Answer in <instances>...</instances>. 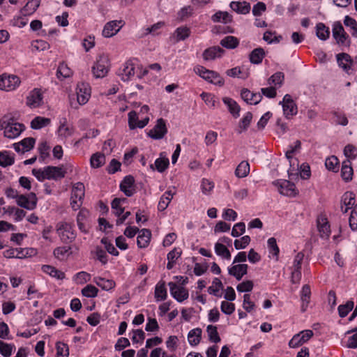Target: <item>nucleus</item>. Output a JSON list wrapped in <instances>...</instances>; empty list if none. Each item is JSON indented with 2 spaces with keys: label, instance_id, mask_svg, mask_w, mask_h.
<instances>
[{
  "label": "nucleus",
  "instance_id": "nucleus-1",
  "mask_svg": "<svg viewBox=\"0 0 357 357\" xmlns=\"http://www.w3.org/2000/svg\"><path fill=\"white\" fill-rule=\"evenodd\" d=\"M56 231L60 240L64 243H72L77 237L75 225L70 222H59L56 225Z\"/></svg>",
  "mask_w": 357,
  "mask_h": 357
},
{
  "label": "nucleus",
  "instance_id": "nucleus-2",
  "mask_svg": "<svg viewBox=\"0 0 357 357\" xmlns=\"http://www.w3.org/2000/svg\"><path fill=\"white\" fill-rule=\"evenodd\" d=\"M332 31L333 36L339 45L347 47L350 45L349 35L345 32L343 26L340 22H335L333 24Z\"/></svg>",
  "mask_w": 357,
  "mask_h": 357
},
{
  "label": "nucleus",
  "instance_id": "nucleus-3",
  "mask_svg": "<svg viewBox=\"0 0 357 357\" xmlns=\"http://www.w3.org/2000/svg\"><path fill=\"white\" fill-rule=\"evenodd\" d=\"M10 121L7 123V128L4 131V136L7 138L13 139L18 137L22 131L24 130L25 126L22 123H17L15 118L10 114Z\"/></svg>",
  "mask_w": 357,
  "mask_h": 357
},
{
  "label": "nucleus",
  "instance_id": "nucleus-4",
  "mask_svg": "<svg viewBox=\"0 0 357 357\" xmlns=\"http://www.w3.org/2000/svg\"><path fill=\"white\" fill-rule=\"evenodd\" d=\"M167 131L165 120L160 118L156 121L155 125L149 131L147 135L153 139H161L166 135Z\"/></svg>",
  "mask_w": 357,
  "mask_h": 357
},
{
  "label": "nucleus",
  "instance_id": "nucleus-5",
  "mask_svg": "<svg viewBox=\"0 0 357 357\" xmlns=\"http://www.w3.org/2000/svg\"><path fill=\"white\" fill-rule=\"evenodd\" d=\"M20 84V78L16 75L3 74L0 77V89L10 91L15 90Z\"/></svg>",
  "mask_w": 357,
  "mask_h": 357
},
{
  "label": "nucleus",
  "instance_id": "nucleus-6",
  "mask_svg": "<svg viewBox=\"0 0 357 357\" xmlns=\"http://www.w3.org/2000/svg\"><path fill=\"white\" fill-rule=\"evenodd\" d=\"M109 68L108 58L104 55L100 56L92 68V71L96 78L104 77Z\"/></svg>",
  "mask_w": 357,
  "mask_h": 357
},
{
  "label": "nucleus",
  "instance_id": "nucleus-7",
  "mask_svg": "<svg viewBox=\"0 0 357 357\" xmlns=\"http://www.w3.org/2000/svg\"><path fill=\"white\" fill-rule=\"evenodd\" d=\"M274 185L278 187L279 192L283 195L294 197L298 194L294 183L287 180L277 181L274 182Z\"/></svg>",
  "mask_w": 357,
  "mask_h": 357
},
{
  "label": "nucleus",
  "instance_id": "nucleus-8",
  "mask_svg": "<svg viewBox=\"0 0 357 357\" xmlns=\"http://www.w3.org/2000/svg\"><path fill=\"white\" fill-rule=\"evenodd\" d=\"M37 201L38 199L34 192H31L27 195H20L16 200L18 206L27 210L34 209L36 207Z\"/></svg>",
  "mask_w": 357,
  "mask_h": 357
},
{
  "label": "nucleus",
  "instance_id": "nucleus-9",
  "mask_svg": "<svg viewBox=\"0 0 357 357\" xmlns=\"http://www.w3.org/2000/svg\"><path fill=\"white\" fill-rule=\"evenodd\" d=\"M280 104L282 106L283 113L286 118L289 119L297 114L296 105L290 95L286 94Z\"/></svg>",
  "mask_w": 357,
  "mask_h": 357
},
{
  "label": "nucleus",
  "instance_id": "nucleus-10",
  "mask_svg": "<svg viewBox=\"0 0 357 357\" xmlns=\"http://www.w3.org/2000/svg\"><path fill=\"white\" fill-rule=\"evenodd\" d=\"M123 20H112L108 22L104 26L102 34L105 38H110L116 35L124 26Z\"/></svg>",
  "mask_w": 357,
  "mask_h": 357
},
{
  "label": "nucleus",
  "instance_id": "nucleus-11",
  "mask_svg": "<svg viewBox=\"0 0 357 357\" xmlns=\"http://www.w3.org/2000/svg\"><path fill=\"white\" fill-rule=\"evenodd\" d=\"M314 333L311 330H305L296 334L293 336L289 342V346L291 348H296L299 346L307 342L312 336Z\"/></svg>",
  "mask_w": 357,
  "mask_h": 357
},
{
  "label": "nucleus",
  "instance_id": "nucleus-12",
  "mask_svg": "<svg viewBox=\"0 0 357 357\" xmlns=\"http://www.w3.org/2000/svg\"><path fill=\"white\" fill-rule=\"evenodd\" d=\"M43 103V96L40 89L35 88L26 97V104L30 108H37Z\"/></svg>",
  "mask_w": 357,
  "mask_h": 357
},
{
  "label": "nucleus",
  "instance_id": "nucleus-13",
  "mask_svg": "<svg viewBox=\"0 0 357 357\" xmlns=\"http://www.w3.org/2000/svg\"><path fill=\"white\" fill-rule=\"evenodd\" d=\"M170 289V294L178 302L181 303L188 298V290L182 286H178L173 282L168 284Z\"/></svg>",
  "mask_w": 357,
  "mask_h": 357
},
{
  "label": "nucleus",
  "instance_id": "nucleus-14",
  "mask_svg": "<svg viewBox=\"0 0 357 357\" xmlns=\"http://www.w3.org/2000/svg\"><path fill=\"white\" fill-rule=\"evenodd\" d=\"M91 96V87L89 84L81 82L77 86V99L79 105L86 104Z\"/></svg>",
  "mask_w": 357,
  "mask_h": 357
},
{
  "label": "nucleus",
  "instance_id": "nucleus-15",
  "mask_svg": "<svg viewBox=\"0 0 357 357\" xmlns=\"http://www.w3.org/2000/svg\"><path fill=\"white\" fill-rule=\"evenodd\" d=\"M195 72L200 77L211 83L216 84L220 82V77L214 71L207 70L202 66L195 67Z\"/></svg>",
  "mask_w": 357,
  "mask_h": 357
},
{
  "label": "nucleus",
  "instance_id": "nucleus-16",
  "mask_svg": "<svg viewBox=\"0 0 357 357\" xmlns=\"http://www.w3.org/2000/svg\"><path fill=\"white\" fill-rule=\"evenodd\" d=\"M135 178L132 176L128 175L124 177L120 184V190L127 196L131 197L135 192Z\"/></svg>",
  "mask_w": 357,
  "mask_h": 357
},
{
  "label": "nucleus",
  "instance_id": "nucleus-17",
  "mask_svg": "<svg viewBox=\"0 0 357 357\" xmlns=\"http://www.w3.org/2000/svg\"><path fill=\"white\" fill-rule=\"evenodd\" d=\"M45 175L48 180H59L65 177L66 171L61 167L47 166L45 167Z\"/></svg>",
  "mask_w": 357,
  "mask_h": 357
},
{
  "label": "nucleus",
  "instance_id": "nucleus-18",
  "mask_svg": "<svg viewBox=\"0 0 357 357\" xmlns=\"http://www.w3.org/2000/svg\"><path fill=\"white\" fill-rule=\"evenodd\" d=\"M241 96L245 102L250 105L258 104L262 98V96L260 93H253L248 89H243L241 91Z\"/></svg>",
  "mask_w": 357,
  "mask_h": 357
},
{
  "label": "nucleus",
  "instance_id": "nucleus-19",
  "mask_svg": "<svg viewBox=\"0 0 357 357\" xmlns=\"http://www.w3.org/2000/svg\"><path fill=\"white\" fill-rule=\"evenodd\" d=\"M135 66L131 60L127 61L121 70L120 75L123 81H128L135 75Z\"/></svg>",
  "mask_w": 357,
  "mask_h": 357
},
{
  "label": "nucleus",
  "instance_id": "nucleus-20",
  "mask_svg": "<svg viewBox=\"0 0 357 357\" xmlns=\"http://www.w3.org/2000/svg\"><path fill=\"white\" fill-rule=\"evenodd\" d=\"M165 154L164 152L160 153V158H157L154 162V164H151L150 167L154 170L156 169L158 172H165L169 167V161L167 158L163 156Z\"/></svg>",
  "mask_w": 357,
  "mask_h": 357
},
{
  "label": "nucleus",
  "instance_id": "nucleus-21",
  "mask_svg": "<svg viewBox=\"0 0 357 357\" xmlns=\"http://www.w3.org/2000/svg\"><path fill=\"white\" fill-rule=\"evenodd\" d=\"M151 237V231L148 229H142L139 230V235L137 238V246L140 248H146L150 242Z\"/></svg>",
  "mask_w": 357,
  "mask_h": 357
},
{
  "label": "nucleus",
  "instance_id": "nucleus-22",
  "mask_svg": "<svg viewBox=\"0 0 357 357\" xmlns=\"http://www.w3.org/2000/svg\"><path fill=\"white\" fill-rule=\"evenodd\" d=\"M355 204V195L351 192H346L341 200V211L347 213Z\"/></svg>",
  "mask_w": 357,
  "mask_h": 357
},
{
  "label": "nucleus",
  "instance_id": "nucleus-23",
  "mask_svg": "<svg viewBox=\"0 0 357 357\" xmlns=\"http://www.w3.org/2000/svg\"><path fill=\"white\" fill-rule=\"evenodd\" d=\"M248 267V265L245 264L233 265L229 268L228 271L231 275L239 280L247 273Z\"/></svg>",
  "mask_w": 357,
  "mask_h": 357
},
{
  "label": "nucleus",
  "instance_id": "nucleus-24",
  "mask_svg": "<svg viewBox=\"0 0 357 357\" xmlns=\"http://www.w3.org/2000/svg\"><path fill=\"white\" fill-rule=\"evenodd\" d=\"M225 105L227 106V110L230 114L234 119H237L240 116L241 107L234 100L229 98H225Z\"/></svg>",
  "mask_w": 357,
  "mask_h": 357
},
{
  "label": "nucleus",
  "instance_id": "nucleus-25",
  "mask_svg": "<svg viewBox=\"0 0 357 357\" xmlns=\"http://www.w3.org/2000/svg\"><path fill=\"white\" fill-rule=\"evenodd\" d=\"M310 286L307 284L303 285L301 292V312H304L306 311L310 301Z\"/></svg>",
  "mask_w": 357,
  "mask_h": 357
},
{
  "label": "nucleus",
  "instance_id": "nucleus-26",
  "mask_svg": "<svg viewBox=\"0 0 357 357\" xmlns=\"http://www.w3.org/2000/svg\"><path fill=\"white\" fill-rule=\"evenodd\" d=\"M154 296L157 301H165L167 298V291L165 281L160 280L157 283L155 287Z\"/></svg>",
  "mask_w": 357,
  "mask_h": 357
},
{
  "label": "nucleus",
  "instance_id": "nucleus-27",
  "mask_svg": "<svg viewBox=\"0 0 357 357\" xmlns=\"http://www.w3.org/2000/svg\"><path fill=\"white\" fill-rule=\"evenodd\" d=\"M230 8L232 10L238 14L245 15L250 13V4L246 1H231L230 3Z\"/></svg>",
  "mask_w": 357,
  "mask_h": 357
},
{
  "label": "nucleus",
  "instance_id": "nucleus-28",
  "mask_svg": "<svg viewBox=\"0 0 357 357\" xmlns=\"http://www.w3.org/2000/svg\"><path fill=\"white\" fill-rule=\"evenodd\" d=\"M54 256L59 261H64L72 255L70 246H60L56 248L53 251Z\"/></svg>",
  "mask_w": 357,
  "mask_h": 357
},
{
  "label": "nucleus",
  "instance_id": "nucleus-29",
  "mask_svg": "<svg viewBox=\"0 0 357 357\" xmlns=\"http://www.w3.org/2000/svg\"><path fill=\"white\" fill-rule=\"evenodd\" d=\"M174 194V192L167 190L161 196L158 205V211H163L167 208Z\"/></svg>",
  "mask_w": 357,
  "mask_h": 357
},
{
  "label": "nucleus",
  "instance_id": "nucleus-30",
  "mask_svg": "<svg viewBox=\"0 0 357 357\" xmlns=\"http://www.w3.org/2000/svg\"><path fill=\"white\" fill-rule=\"evenodd\" d=\"M222 52V49L218 46L211 47L204 50L203 52V58L205 60H213L217 57H220Z\"/></svg>",
  "mask_w": 357,
  "mask_h": 357
},
{
  "label": "nucleus",
  "instance_id": "nucleus-31",
  "mask_svg": "<svg viewBox=\"0 0 357 357\" xmlns=\"http://www.w3.org/2000/svg\"><path fill=\"white\" fill-rule=\"evenodd\" d=\"M41 269L44 273L48 274L52 278H55L58 280H63L65 278V273L52 266L43 265Z\"/></svg>",
  "mask_w": 357,
  "mask_h": 357
},
{
  "label": "nucleus",
  "instance_id": "nucleus-32",
  "mask_svg": "<svg viewBox=\"0 0 357 357\" xmlns=\"http://www.w3.org/2000/svg\"><path fill=\"white\" fill-rule=\"evenodd\" d=\"M227 75L231 77H238L245 79L248 77L249 72L248 69L241 67H235L227 71Z\"/></svg>",
  "mask_w": 357,
  "mask_h": 357
},
{
  "label": "nucleus",
  "instance_id": "nucleus-33",
  "mask_svg": "<svg viewBox=\"0 0 357 357\" xmlns=\"http://www.w3.org/2000/svg\"><path fill=\"white\" fill-rule=\"evenodd\" d=\"M15 162V157L13 153L7 151L0 152V166L6 167L10 166Z\"/></svg>",
  "mask_w": 357,
  "mask_h": 357
},
{
  "label": "nucleus",
  "instance_id": "nucleus-34",
  "mask_svg": "<svg viewBox=\"0 0 357 357\" xmlns=\"http://www.w3.org/2000/svg\"><path fill=\"white\" fill-rule=\"evenodd\" d=\"M337 60L339 66L344 70L347 71L350 69L352 63L351 56L346 53H341L337 55Z\"/></svg>",
  "mask_w": 357,
  "mask_h": 357
},
{
  "label": "nucleus",
  "instance_id": "nucleus-35",
  "mask_svg": "<svg viewBox=\"0 0 357 357\" xmlns=\"http://www.w3.org/2000/svg\"><path fill=\"white\" fill-rule=\"evenodd\" d=\"M93 282L103 290L109 291L115 287V282L100 277L94 278Z\"/></svg>",
  "mask_w": 357,
  "mask_h": 357
},
{
  "label": "nucleus",
  "instance_id": "nucleus-36",
  "mask_svg": "<svg viewBox=\"0 0 357 357\" xmlns=\"http://www.w3.org/2000/svg\"><path fill=\"white\" fill-rule=\"evenodd\" d=\"M202 333V331L199 328H194L190 331L188 335V340L189 344L192 346L197 345L201 340Z\"/></svg>",
  "mask_w": 357,
  "mask_h": 357
},
{
  "label": "nucleus",
  "instance_id": "nucleus-37",
  "mask_svg": "<svg viewBox=\"0 0 357 357\" xmlns=\"http://www.w3.org/2000/svg\"><path fill=\"white\" fill-rule=\"evenodd\" d=\"M51 122L50 119L43 117V116H36L35 117L31 122V127L33 129L38 130L45 126H47Z\"/></svg>",
  "mask_w": 357,
  "mask_h": 357
},
{
  "label": "nucleus",
  "instance_id": "nucleus-38",
  "mask_svg": "<svg viewBox=\"0 0 357 357\" xmlns=\"http://www.w3.org/2000/svg\"><path fill=\"white\" fill-rule=\"evenodd\" d=\"M73 75L71 69L65 63H61L56 70V76L59 79L70 77Z\"/></svg>",
  "mask_w": 357,
  "mask_h": 357
},
{
  "label": "nucleus",
  "instance_id": "nucleus-39",
  "mask_svg": "<svg viewBox=\"0 0 357 357\" xmlns=\"http://www.w3.org/2000/svg\"><path fill=\"white\" fill-rule=\"evenodd\" d=\"M318 229L322 237H328L330 234V225L324 218H320L317 220Z\"/></svg>",
  "mask_w": 357,
  "mask_h": 357
},
{
  "label": "nucleus",
  "instance_id": "nucleus-40",
  "mask_svg": "<svg viewBox=\"0 0 357 357\" xmlns=\"http://www.w3.org/2000/svg\"><path fill=\"white\" fill-rule=\"evenodd\" d=\"M66 119H64V121L61 122L60 126L58 128V133L60 137L67 138L71 136L74 132V128L66 125Z\"/></svg>",
  "mask_w": 357,
  "mask_h": 357
},
{
  "label": "nucleus",
  "instance_id": "nucleus-41",
  "mask_svg": "<svg viewBox=\"0 0 357 357\" xmlns=\"http://www.w3.org/2000/svg\"><path fill=\"white\" fill-rule=\"evenodd\" d=\"M267 245L269 254L274 257L275 261H278L279 258L280 249L277 245L276 239L273 237L268 238L267 241Z\"/></svg>",
  "mask_w": 357,
  "mask_h": 357
},
{
  "label": "nucleus",
  "instance_id": "nucleus-42",
  "mask_svg": "<svg viewBox=\"0 0 357 357\" xmlns=\"http://www.w3.org/2000/svg\"><path fill=\"white\" fill-rule=\"evenodd\" d=\"M250 172V164L247 161H242L236 168L235 175L238 178L246 177Z\"/></svg>",
  "mask_w": 357,
  "mask_h": 357
},
{
  "label": "nucleus",
  "instance_id": "nucleus-43",
  "mask_svg": "<svg viewBox=\"0 0 357 357\" xmlns=\"http://www.w3.org/2000/svg\"><path fill=\"white\" fill-rule=\"evenodd\" d=\"M84 185L81 182H77L73 187L71 197L81 201L84 197Z\"/></svg>",
  "mask_w": 357,
  "mask_h": 357
},
{
  "label": "nucleus",
  "instance_id": "nucleus-44",
  "mask_svg": "<svg viewBox=\"0 0 357 357\" xmlns=\"http://www.w3.org/2000/svg\"><path fill=\"white\" fill-rule=\"evenodd\" d=\"M341 173L342 177L344 181H349L351 180L353 176V169L351 167V162L349 160L343 162Z\"/></svg>",
  "mask_w": 357,
  "mask_h": 357
},
{
  "label": "nucleus",
  "instance_id": "nucleus-45",
  "mask_svg": "<svg viewBox=\"0 0 357 357\" xmlns=\"http://www.w3.org/2000/svg\"><path fill=\"white\" fill-rule=\"evenodd\" d=\"M265 52L262 48H256L250 53V62L255 64H259L262 61Z\"/></svg>",
  "mask_w": 357,
  "mask_h": 357
},
{
  "label": "nucleus",
  "instance_id": "nucleus-46",
  "mask_svg": "<svg viewBox=\"0 0 357 357\" xmlns=\"http://www.w3.org/2000/svg\"><path fill=\"white\" fill-rule=\"evenodd\" d=\"M316 35L320 40H326L329 37L330 31L324 24L320 22L316 26Z\"/></svg>",
  "mask_w": 357,
  "mask_h": 357
},
{
  "label": "nucleus",
  "instance_id": "nucleus-47",
  "mask_svg": "<svg viewBox=\"0 0 357 357\" xmlns=\"http://www.w3.org/2000/svg\"><path fill=\"white\" fill-rule=\"evenodd\" d=\"M90 162L92 167L99 168L105 164V157L102 153H96L91 155Z\"/></svg>",
  "mask_w": 357,
  "mask_h": 357
},
{
  "label": "nucleus",
  "instance_id": "nucleus-48",
  "mask_svg": "<svg viewBox=\"0 0 357 357\" xmlns=\"http://www.w3.org/2000/svg\"><path fill=\"white\" fill-rule=\"evenodd\" d=\"M40 3L37 1H28L26 4L21 9L20 13L24 16L33 14L39 7Z\"/></svg>",
  "mask_w": 357,
  "mask_h": 357
},
{
  "label": "nucleus",
  "instance_id": "nucleus-49",
  "mask_svg": "<svg viewBox=\"0 0 357 357\" xmlns=\"http://www.w3.org/2000/svg\"><path fill=\"white\" fill-rule=\"evenodd\" d=\"M284 75L282 72H277L273 74L268 80L269 85H274L275 87H280L284 82Z\"/></svg>",
  "mask_w": 357,
  "mask_h": 357
},
{
  "label": "nucleus",
  "instance_id": "nucleus-50",
  "mask_svg": "<svg viewBox=\"0 0 357 357\" xmlns=\"http://www.w3.org/2000/svg\"><path fill=\"white\" fill-rule=\"evenodd\" d=\"M344 25L350 29L353 37L357 38V22L354 18L347 15L344 20Z\"/></svg>",
  "mask_w": 357,
  "mask_h": 357
},
{
  "label": "nucleus",
  "instance_id": "nucleus-51",
  "mask_svg": "<svg viewBox=\"0 0 357 357\" xmlns=\"http://www.w3.org/2000/svg\"><path fill=\"white\" fill-rule=\"evenodd\" d=\"M15 347L13 344H8L2 340H0V354L3 357H10L12 354L13 350Z\"/></svg>",
  "mask_w": 357,
  "mask_h": 357
},
{
  "label": "nucleus",
  "instance_id": "nucleus-52",
  "mask_svg": "<svg viewBox=\"0 0 357 357\" xmlns=\"http://www.w3.org/2000/svg\"><path fill=\"white\" fill-rule=\"evenodd\" d=\"M56 357H68L69 348L67 344L58 342L56 344Z\"/></svg>",
  "mask_w": 357,
  "mask_h": 357
},
{
  "label": "nucleus",
  "instance_id": "nucleus-53",
  "mask_svg": "<svg viewBox=\"0 0 357 357\" xmlns=\"http://www.w3.org/2000/svg\"><path fill=\"white\" fill-rule=\"evenodd\" d=\"M206 331L208 333V339L211 342L215 343L220 342L221 339L218 335L216 326L208 325L207 326Z\"/></svg>",
  "mask_w": 357,
  "mask_h": 357
},
{
  "label": "nucleus",
  "instance_id": "nucleus-54",
  "mask_svg": "<svg viewBox=\"0 0 357 357\" xmlns=\"http://www.w3.org/2000/svg\"><path fill=\"white\" fill-rule=\"evenodd\" d=\"M222 284L220 279L215 278L213 281L212 285L208 287V291L210 294L215 295L216 296H221L220 294V289L222 288Z\"/></svg>",
  "mask_w": 357,
  "mask_h": 357
},
{
  "label": "nucleus",
  "instance_id": "nucleus-55",
  "mask_svg": "<svg viewBox=\"0 0 357 357\" xmlns=\"http://www.w3.org/2000/svg\"><path fill=\"white\" fill-rule=\"evenodd\" d=\"M36 139L33 137H26L20 142L22 146V153L27 152L31 150L35 145Z\"/></svg>",
  "mask_w": 357,
  "mask_h": 357
},
{
  "label": "nucleus",
  "instance_id": "nucleus-56",
  "mask_svg": "<svg viewBox=\"0 0 357 357\" xmlns=\"http://www.w3.org/2000/svg\"><path fill=\"white\" fill-rule=\"evenodd\" d=\"M190 33V30L187 26H180L175 31V36L178 41L184 40L188 37H189Z\"/></svg>",
  "mask_w": 357,
  "mask_h": 357
},
{
  "label": "nucleus",
  "instance_id": "nucleus-57",
  "mask_svg": "<svg viewBox=\"0 0 357 357\" xmlns=\"http://www.w3.org/2000/svg\"><path fill=\"white\" fill-rule=\"evenodd\" d=\"M252 119V113L250 112H246L239 122L238 126H239V128L241 129L240 132L246 130L248 129Z\"/></svg>",
  "mask_w": 357,
  "mask_h": 357
},
{
  "label": "nucleus",
  "instance_id": "nucleus-58",
  "mask_svg": "<svg viewBox=\"0 0 357 357\" xmlns=\"http://www.w3.org/2000/svg\"><path fill=\"white\" fill-rule=\"evenodd\" d=\"M98 289L93 285L88 284L82 290L84 296L88 298H94L98 296Z\"/></svg>",
  "mask_w": 357,
  "mask_h": 357
},
{
  "label": "nucleus",
  "instance_id": "nucleus-59",
  "mask_svg": "<svg viewBox=\"0 0 357 357\" xmlns=\"http://www.w3.org/2000/svg\"><path fill=\"white\" fill-rule=\"evenodd\" d=\"M96 259L100 261L102 264L105 265L108 261V256L101 247L97 246L94 251Z\"/></svg>",
  "mask_w": 357,
  "mask_h": 357
},
{
  "label": "nucleus",
  "instance_id": "nucleus-60",
  "mask_svg": "<svg viewBox=\"0 0 357 357\" xmlns=\"http://www.w3.org/2000/svg\"><path fill=\"white\" fill-rule=\"evenodd\" d=\"M165 23L163 22H159L153 25L146 27L144 29V35L146 36L148 34H152L153 36L158 35L159 33L158 30L163 27Z\"/></svg>",
  "mask_w": 357,
  "mask_h": 357
},
{
  "label": "nucleus",
  "instance_id": "nucleus-61",
  "mask_svg": "<svg viewBox=\"0 0 357 357\" xmlns=\"http://www.w3.org/2000/svg\"><path fill=\"white\" fill-rule=\"evenodd\" d=\"M239 45V40L237 38L231 36L225 37V48L235 49Z\"/></svg>",
  "mask_w": 357,
  "mask_h": 357
},
{
  "label": "nucleus",
  "instance_id": "nucleus-62",
  "mask_svg": "<svg viewBox=\"0 0 357 357\" xmlns=\"http://www.w3.org/2000/svg\"><path fill=\"white\" fill-rule=\"evenodd\" d=\"M100 242L105 245L107 252H108L109 254L114 256H118L119 255V252L116 249L114 245L108 241L107 238H102Z\"/></svg>",
  "mask_w": 357,
  "mask_h": 357
},
{
  "label": "nucleus",
  "instance_id": "nucleus-63",
  "mask_svg": "<svg viewBox=\"0 0 357 357\" xmlns=\"http://www.w3.org/2000/svg\"><path fill=\"white\" fill-rule=\"evenodd\" d=\"M354 303L347 302L345 305H340L338 307V312L340 317H345L349 312L353 309Z\"/></svg>",
  "mask_w": 357,
  "mask_h": 357
},
{
  "label": "nucleus",
  "instance_id": "nucleus-64",
  "mask_svg": "<svg viewBox=\"0 0 357 357\" xmlns=\"http://www.w3.org/2000/svg\"><path fill=\"white\" fill-rule=\"evenodd\" d=\"M349 222L351 229L353 231L357 230V204L351 211Z\"/></svg>",
  "mask_w": 357,
  "mask_h": 357
}]
</instances>
